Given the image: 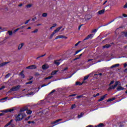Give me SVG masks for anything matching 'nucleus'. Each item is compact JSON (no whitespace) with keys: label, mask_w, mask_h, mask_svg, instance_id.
I'll return each instance as SVG.
<instances>
[{"label":"nucleus","mask_w":127,"mask_h":127,"mask_svg":"<svg viewBox=\"0 0 127 127\" xmlns=\"http://www.w3.org/2000/svg\"><path fill=\"white\" fill-rule=\"evenodd\" d=\"M118 85H119V86H118L117 88V87L118 86ZM116 88H117V90L118 91H123V90H125V88L122 86V84H121V81H117L115 82V85H112V86H110L108 88V90H115Z\"/></svg>","instance_id":"1"},{"label":"nucleus","mask_w":127,"mask_h":127,"mask_svg":"<svg viewBox=\"0 0 127 127\" xmlns=\"http://www.w3.org/2000/svg\"><path fill=\"white\" fill-rule=\"evenodd\" d=\"M20 89V85L13 86L8 91V93H11L12 91H18Z\"/></svg>","instance_id":"2"},{"label":"nucleus","mask_w":127,"mask_h":127,"mask_svg":"<svg viewBox=\"0 0 127 127\" xmlns=\"http://www.w3.org/2000/svg\"><path fill=\"white\" fill-rule=\"evenodd\" d=\"M24 117H26L25 114L23 115V114H19L16 117V122L22 121V120L23 119V118H24Z\"/></svg>","instance_id":"3"},{"label":"nucleus","mask_w":127,"mask_h":127,"mask_svg":"<svg viewBox=\"0 0 127 127\" xmlns=\"http://www.w3.org/2000/svg\"><path fill=\"white\" fill-rule=\"evenodd\" d=\"M14 111V109L13 108L12 109H7L5 110H2L0 111V113H4L5 114H6V113H11V112H13Z\"/></svg>","instance_id":"4"},{"label":"nucleus","mask_w":127,"mask_h":127,"mask_svg":"<svg viewBox=\"0 0 127 127\" xmlns=\"http://www.w3.org/2000/svg\"><path fill=\"white\" fill-rule=\"evenodd\" d=\"M62 61H63V60L61 59L58 60H55L54 61V64H55L57 66H59V65H60V63H61Z\"/></svg>","instance_id":"5"},{"label":"nucleus","mask_w":127,"mask_h":127,"mask_svg":"<svg viewBox=\"0 0 127 127\" xmlns=\"http://www.w3.org/2000/svg\"><path fill=\"white\" fill-rule=\"evenodd\" d=\"M36 68H37V66L35 64H32L26 67V69H30L31 70H34Z\"/></svg>","instance_id":"6"},{"label":"nucleus","mask_w":127,"mask_h":127,"mask_svg":"<svg viewBox=\"0 0 127 127\" xmlns=\"http://www.w3.org/2000/svg\"><path fill=\"white\" fill-rule=\"evenodd\" d=\"M94 36V34H90L88 35L86 37H85V39H84L83 41H85L86 40H88V39H92Z\"/></svg>","instance_id":"7"},{"label":"nucleus","mask_w":127,"mask_h":127,"mask_svg":"<svg viewBox=\"0 0 127 127\" xmlns=\"http://www.w3.org/2000/svg\"><path fill=\"white\" fill-rule=\"evenodd\" d=\"M60 38H63V39H67V38H68V37H66V36H63V35H59V36H57L56 38H55V40H57V39H59Z\"/></svg>","instance_id":"8"},{"label":"nucleus","mask_w":127,"mask_h":127,"mask_svg":"<svg viewBox=\"0 0 127 127\" xmlns=\"http://www.w3.org/2000/svg\"><path fill=\"white\" fill-rule=\"evenodd\" d=\"M116 20V18L114 19L113 20L111 21L110 22H109L107 24H106L105 25H103L102 26H100L98 27V28H101V27H102V26H107V25H109V24H111L112 22H114Z\"/></svg>","instance_id":"9"},{"label":"nucleus","mask_w":127,"mask_h":127,"mask_svg":"<svg viewBox=\"0 0 127 127\" xmlns=\"http://www.w3.org/2000/svg\"><path fill=\"white\" fill-rule=\"evenodd\" d=\"M27 110H28V108L26 106V107L20 109L19 112H20V113H22L23 112H25V111H27Z\"/></svg>","instance_id":"10"},{"label":"nucleus","mask_w":127,"mask_h":127,"mask_svg":"<svg viewBox=\"0 0 127 127\" xmlns=\"http://www.w3.org/2000/svg\"><path fill=\"white\" fill-rule=\"evenodd\" d=\"M107 96H108V94H106L103 96L102 97H101V98L98 100V102H102V101H104V100H105V98H106Z\"/></svg>","instance_id":"11"},{"label":"nucleus","mask_w":127,"mask_h":127,"mask_svg":"<svg viewBox=\"0 0 127 127\" xmlns=\"http://www.w3.org/2000/svg\"><path fill=\"white\" fill-rule=\"evenodd\" d=\"M85 20H89V19H91L92 18V15L90 14H88L85 15Z\"/></svg>","instance_id":"12"},{"label":"nucleus","mask_w":127,"mask_h":127,"mask_svg":"<svg viewBox=\"0 0 127 127\" xmlns=\"http://www.w3.org/2000/svg\"><path fill=\"white\" fill-rule=\"evenodd\" d=\"M8 63H9V62L1 63L0 64V67H3V66H5V65H6V64H8Z\"/></svg>","instance_id":"13"},{"label":"nucleus","mask_w":127,"mask_h":127,"mask_svg":"<svg viewBox=\"0 0 127 127\" xmlns=\"http://www.w3.org/2000/svg\"><path fill=\"white\" fill-rule=\"evenodd\" d=\"M23 45H24V43H21V44H19L18 46V50H20L23 47Z\"/></svg>","instance_id":"14"},{"label":"nucleus","mask_w":127,"mask_h":127,"mask_svg":"<svg viewBox=\"0 0 127 127\" xmlns=\"http://www.w3.org/2000/svg\"><path fill=\"white\" fill-rule=\"evenodd\" d=\"M63 27V26H61L58 28H57L56 30H54V33H57V32H58V31H59Z\"/></svg>","instance_id":"15"},{"label":"nucleus","mask_w":127,"mask_h":127,"mask_svg":"<svg viewBox=\"0 0 127 127\" xmlns=\"http://www.w3.org/2000/svg\"><path fill=\"white\" fill-rule=\"evenodd\" d=\"M98 14H104L105 13V9L100 10L97 12Z\"/></svg>","instance_id":"16"},{"label":"nucleus","mask_w":127,"mask_h":127,"mask_svg":"<svg viewBox=\"0 0 127 127\" xmlns=\"http://www.w3.org/2000/svg\"><path fill=\"white\" fill-rule=\"evenodd\" d=\"M62 121V119H58L53 122L51 123V125H55V124H57L59 122H61Z\"/></svg>","instance_id":"17"},{"label":"nucleus","mask_w":127,"mask_h":127,"mask_svg":"<svg viewBox=\"0 0 127 127\" xmlns=\"http://www.w3.org/2000/svg\"><path fill=\"white\" fill-rule=\"evenodd\" d=\"M119 66H120V64H117L111 66V68L113 69V68H117V67H119Z\"/></svg>","instance_id":"18"},{"label":"nucleus","mask_w":127,"mask_h":127,"mask_svg":"<svg viewBox=\"0 0 127 127\" xmlns=\"http://www.w3.org/2000/svg\"><path fill=\"white\" fill-rule=\"evenodd\" d=\"M24 72V70H22L19 74V75H21V78H24L25 77V75H24V74H23Z\"/></svg>","instance_id":"19"},{"label":"nucleus","mask_w":127,"mask_h":127,"mask_svg":"<svg viewBox=\"0 0 127 127\" xmlns=\"http://www.w3.org/2000/svg\"><path fill=\"white\" fill-rule=\"evenodd\" d=\"M83 83H84V82H83L82 83H81V82H79V81H77L75 83V85L76 86H82V85H83Z\"/></svg>","instance_id":"20"},{"label":"nucleus","mask_w":127,"mask_h":127,"mask_svg":"<svg viewBox=\"0 0 127 127\" xmlns=\"http://www.w3.org/2000/svg\"><path fill=\"white\" fill-rule=\"evenodd\" d=\"M111 46H112L110 44H106L103 47V48H110V47H111Z\"/></svg>","instance_id":"21"},{"label":"nucleus","mask_w":127,"mask_h":127,"mask_svg":"<svg viewBox=\"0 0 127 127\" xmlns=\"http://www.w3.org/2000/svg\"><path fill=\"white\" fill-rule=\"evenodd\" d=\"M84 116V113L82 112L80 113V115H78L77 116L78 119H80V118H82Z\"/></svg>","instance_id":"22"},{"label":"nucleus","mask_w":127,"mask_h":127,"mask_svg":"<svg viewBox=\"0 0 127 127\" xmlns=\"http://www.w3.org/2000/svg\"><path fill=\"white\" fill-rule=\"evenodd\" d=\"M42 68L43 70H46V69H48V67L46 66V65L45 64L43 65Z\"/></svg>","instance_id":"23"},{"label":"nucleus","mask_w":127,"mask_h":127,"mask_svg":"<svg viewBox=\"0 0 127 127\" xmlns=\"http://www.w3.org/2000/svg\"><path fill=\"white\" fill-rule=\"evenodd\" d=\"M26 111V113L28 114V115H31V114L32 113V111H31V110H29L28 109H27Z\"/></svg>","instance_id":"24"},{"label":"nucleus","mask_w":127,"mask_h":127,"mask_svg":"<svg viewBox=\"0 0 127 127\" xmlns=\"http://www.w3.org/2000/svg\"><path fill=\"white\" fill-rule=\"evenodd\" d=\"M51 82H52V81L49 82L47 84L42 85V86H41V88H43V87H45L46 86H48V85H49L50 84H51Z\"/></svg>","instance_id":"25"},{"label":"nucleus","mask_w":127,"mask_h":127,"mask_svg":"<svg viewBox=\"0 0 127 127\" xmlns=\"http://www.w3.org/2000/svg\"><path fill=\"white\" fill-rule=\"evenodd\" d=\"M114 100H116V98L113 97L112 98H110L107 100V102H113Z\"/></svg>","instance_id":"26"},{"label":"nucleus","mask_w":127,"mask_h":127,"mask_svg":"<svg viewBox=\"0 0 127 127\" xmlns=\"http://www.w3.org/2000/svg\"><path fill=\"white\" fill-rule=\"evenodd\" d=\"M97 126L98 127H105V125L104 124V123H100L98 125H97Z\"/></svg>","instance_id":"27"},{"label":"nucleus","mask_w":127,"mask_h":127,"mask_svg":"<svg viewBox=\"0 0 127 127\" xmlns=\"http://www.w3.org/2000/svg\"><path fill=\"white\" fill-rule=\"evenodd\" d=\"M89 77H90V75H87V76H85L83 78V81H86V80L89 79Z\"/></svg>","instance_id":"28"},{"label":"nucleus","mask_w":127,"mask_h":127,"mask_svg":"<svg viewBox=\"0 0 127 127\" xmlns=\"http://www.w3.org/2000/svg\"><path fill=\"white\" fill-rule=\"evenodd\" d=\"M81 51H82V49L76 51L75 52V53L74 54H73V56H75V55H76V54H78V53H79V52H81Z\"/></svg>","instance_id":"29"},{"label":"nucleus","mask_w":127,"mask_h":127,"mask_svg":"<svg viewBox=\"0 0 127 127\" xmlns=\"http://www.w3.org/2000/svg\"><path fill=\"white\" fill-rule=\"evenodd\" d=\"M58 72V71H57V70H55L54 71H52L51 75H55V74H56V73H57Z\"/></svg>","instance_id":"30"},{"label":"nucleus","mask_w":127,"mask_h":127,"mask_svg":"<svg viewBox=\"0 0 127 127\" xmlns=\"http://www.w3.org/2000/svg\"><path fill=\"white\" fill-rule=\"evenodd\" d=\"M114 83H115V81L114 80L111 81V82L108 84V86H110V87H112V86H111V85H113Z\"/></svg>","instance_id":"31"},{"label":"nucleus","mask_w":127,"mask_h":127,"mask_svg":"<svg viewBox=\"0 0 127 127\" xmlns=\"http://www.w3.org/2000/svg\"><path fill=\"white\" fill-rule=\"evenodd\" d=\"M27 123L29 125H30V124H35V122H34V121H28Z\"/></svg>","instance_id":"32"},{"label":"nucleus","mask_w":127,"mask_h":127,"mask_svg":"<svg viewBox=\"0 0 127 127\" xmlns=\"http://www.w3.org/2000/svg\"><path fill=\"white\" fill-rule=\"evenodd\" d=\"M33 82V81L31 80V81H30L29 82H26L25 85H29L30 84H32Z\"/></svg>","instance_id":"33"},{"label":"nucleus","mask_w":127,"mask_h":127,"mask_svg":"<svg viewBox=\"0 0 127 127\" xmlns=\"http://www.w3.org/2000/svg\"><path fill=\"white\" fill-rule=\"evenodd\" d=\"M52 77H53V76H48L47 77H46L45 78V80H50V79H51V78H52Z\"/></svg>","instance_id":"34"},{"label":"nucleus","mask_w":127,"mask_h":127,"mask_svg":"<svg viewBox=\"0 0 127 127\" xmlns=\"http://www.w3.org/2000/svg\"><path fill=\"white\" fill-rule=\"evenodd\" d=\"M45 55H46V54H45L44 55L39 56L38 57L36 58V59H39V58H41V57H44Z\"/></svg>","instance_id":"35"},{"label":"nucleus","mask_w":127,"mask_h":127,"mask_svg":"<svg viewBox=\"0 0 127 127\" xmlns=\"http://www.w3.org/2000/svg\"><path fill=\"white\" fill-rule=\"evenodd\" d=\"M54 32H53V33L50 36V39H51L53 38V36H54Z\"/></svg>","instance_id":"36"},{"label":"nucleus","mask_w":127,"mask_h":127,"mask_svg":"<svg viewBox=\"0 0 127 127\" xmlns=\"http://www.w3.org/2000/svg\"><path fill=\"white\" fill-rule=\"evenodd\" d=\"M98 31V29H94L92 31V33H96Z\"/></svg>","instance_id":"37"},{"label":"nucleus","mask_w":127,"mask_h":127,"mask_svg":"<svg viewBox=\"0 0 127 127\" xmlns=\"http://www.w3.org/2000/svg\"><path fill=\"white\" fill-rule=\"evenodd\" d=\"M43 17H46L47 16V13H43L42 14Z\"/></svg>","instance_id":"38"},{"label":"nucleus","mask_w":127,"mask_h":127,"mask_svg":"<svg viewBox=\"0 0 127 127\" xmlns=\"http://www.w3.org/2000/svg\"><path fill=\"white\" fill-rule=\"evenodd\" d=\"M8 33L10 36H11V35H12V31H8Z\"/></svg>","instance_id":"39"},{"label":"nucleus","mask_w":127,"mask_h":127,"mask_svg":"<svg viewBox=\"0 0 127 127\" xmlns=\"http://www.w3.org/2000/svg\"><path fill=\"white\" fill-rule=\"evenodd\" d=\"M36 32H38V29H36L33 31L32 32V33H36Z\"/></svg>","instance_id":"40"},{"label":"nucleus","mask_w":127,"mask_h":127,"mask_svg":"<svg viewBox=\"0 0 127 127\" xmlns=\"http://www.w3.org/2000/svg\"><path fill=\"white\" fill-rule=\"evenodd\" d=\"M80 98H83V95H78L76 97V99H80Z\"/></svg>","instance_id":"41"},{"label":"nucleus","mask_w":127,"mask_h":127,"mask_svg":"<svg viewBox=\"0 0 127 127\" xmlns=\"http://www.w3.org/2000/svg\"><path fill=\"white\" fill-rule=\"evenodd\" d=\"M26 7L27 8H29V7H31V4H28L27 5H26Z\"/></svg>","instance_id":"42"},{"label":"nucleus","mask_w":127,"mask_h":127,"mask_svg":"<svg viewBox=\"0 0 127 127\" xmlns=\"http://www.w3.org/2000/svg\"><path fill=\"white\" fill-rule=\"evenodd\" d=\"M81 41H78L76 44H75L74 46H78L80 43H81Z\"/></svg>","instance_id":"43"},{"label":"nucleus","mask_w":127,"mask_h":127,"mask_svg":"<svg viewBox=\"0 0 127 127\" xmlns=\"http://www.w3.org/2000/svg\"><path fill=\"white\" fill-rule=\"evenodd\" d=\"M10 76V73H9L5 75V77L6 78H8Z\"/></svg>","instance_id":"44"},{"label":"nucleus","mask_w":127,"mask_h":127,"mask_svg":"<svg viewBox=\"0 0 127 127\" xmlns=\"http://www.w3.org/2000/svg\"><path fill=\"white\" fill-rule=\"evenodd\" d=\"M75 108H76V105L75 104H73V105H71V109H74Z\"/></svg>","instance_id":"45"},{"label":"nucleus","mask_w":127,"mask_h":127,"mask_svg":"<svg viewBox=\"0 0 127 127\" xmlns=\"http://www.w3.org/2000/svg\"><path fill=\"white\" fill-rule=\"evenodd\" d=\"M100 75V76H102V75H103V73H98V74H95L94 75L95 76H98V75Z\"/></svg>","instance_id":"46"},{"label":"nucleus","mask_w":127,"mask_h":127,"mask_svg":"<svg viewBox=\"0 0 127 127\" xmlns=\"http://www.w3.org/2000/svg\"><path fill=\"white\" fill-rule=\"evenodd\" d=\"M10 123H9V122H8L7 124H6L4 126V127H8V126H10Z\"/></svg>","instance_id":"47"},{"label":"nucleus","mask_w":127,"mask_h":127,"mask_svg":"<svg viewBox=\"0 0 127 127\" xmlns=\"http://www.w3.org/2000/svg\"><path fill=\"white\" fill-rule=\"evenodd\" d=\"M56 92V90L55 89L53 90L49 94V95H51V94H53V93H55Z\"/></svg>","instance_id":"48"},{"label":"nucleus","mask_w":127,"mask_h":127,"mask_svg":"<svg viewBox=\"0 0 127 127\" xmlns=\"http://www.w3.org/2000/svg\"><path fill=\"white\" fill-rule=\"evenodd\" d=\"M29 119H30V116H28V117H26L25 119V121H28V120H29Z\"/></svg>","instance_id":"49"},{"label":"nucleus","mask_w":127,"mask_h":127,"mask_svg":"<svg viewBox=\"0 0 127 127\" xmlns=\"http://www.w3.org/2000/svg\"><path fill=\"white\" fill-rule=\"evenodd\" d=\"M4 88H5V86H4V85L2 86L0 88V91H1V90L4 89Z\"/></svg>","instance_id":"50"},{"label":"nucleus","mask_w":127,"mask_h":127,"mask_svg":"<svg viewBox=\"0 0 127 127\" xmlns=\"http://www.w3.org/2000/svg\"><path fill=\"white\" fill-rule=\"evenodd\" d=\"M29 21H30V19H29V20H26V21L25 22L24 24H27V23H28V22H29Z\"/></svg>","instance_id":"51"},{"label":"nucleus","mask_w":127,"mask_h":127,"mask_svg":"<svg viewBox=\"0 0 127 127\" xmlns=\"http://www.w3.org/2000/svg\"><path fill=\"white\" fill-rule=\"evenodd\" d=\"M33 79V77L32 76H30L29 78L28 79V81H31V80H32Z\"/></svg>","instance_id":"52"},{"label":"nucleus","mask_w":127,"mask_h":127,"mask_svg":"<svg viewBox=\"0 0 127 127\" xmlns=\"http://www.w3.org/2000/svg\"><path fill=\"white\" fill-rule=\"evenodd\" d=\"M20 28H18L14 30V32H16V31H18L19 30Z\"/></svg>","instance_id":"53"},{"label":"nucleus","mask_w":127,"mask_h":127,"mask_svg":"<svg viewBox=\"0 0 127 127\" xmlns=\"http://www.w3.org/2000/svg\"><path fill=\"white\" fill-rule=\"evenodd\" d=\"M80 57H77V58H75L74 60L73 61H76V60H78V59H80Z\"/></svg>","instance_id":"54"},{"label":"nucleus","mask_w":127,"mask_h":127,"mask_svg":"<svg viewBox=\"0 0 127 127\" xmlns=\"http://www.w3.org/2000/svg\"><path fill=\"white\" fill-rule=\"evenodd\" d=\"M124 8H127V2L124 6Z\"/></svg>","instance_id":"55"},{"label":"nucleus","mask_w":127,"mask_h":127,"mask_svg":"<svg viewBox=\"0 0 127 127\" xmlns=\"http://www.w3.org/2000/svg\"><path fill=\"white\" fill-rule=\"evenodd\" d=\"M66 70H68V67H66L63 69V71H66Z\"/></svg>","instance_id":"56"},{"label":"nucleus","mask_w":127,"mask_h":127,"mask_svg":"<svg viewBox=\"0 0 127 127\" xmlns=\"http://www.w3.org/2000/svg\"><path fill=\"white\" fill-rule=\"evenodd\" d=\"M56 26H57V24L55 23L53 25V26H52V27H56Z\"/></svg>","instance_id":"57"},{"label":"nucleus","mask_w":127,"mask_h":127,"mask_svg":"<svg viewBox=\"0 0 127 127\" xmlns=\"http://www.w3.org/2000/svg\"><path fill=\"white\" fill-rule=\"evenodd\" d=\"M28 95H34V92H31Z\"/></svg>","instance_id":"58"},{"label":"nucleus","mask_w":127,"mask_h":127,"mask_svg":"<svg viewBox=\"0 0 127 127\" xmlns=\"http://www.w3.org/2000/svg\"><path fill=\"white\" fill-rule=\"evenodd\" d=\"M76 94H71L69 96V97H75V96H76Z\"/></svg>","instance_id":"59"},{"label":"nucleus","mask_w":127,"mask_h":127,"mask_svg":"<svg viewBox=\"0 0 127 127\" xmlns=\"http://www.w3.org/2000/svg\"><path fill=\"white\" fill-rule=\"evenodd\" d=\"M1 100V101H2L3 100H7V97L2 98Z\"/></svg>","instance_id":"60"},{"label":"nucleus","mask_w":127,"mask_h":127,"mask_svg":"<svg viewBox=\"0 0 127 127\" xmlns=\"http://www.w3.org/2000/svg\"><path fill=\"white\" fill-rule=\"evenodd\" d=\"M127 63L124 64V68H127Z\"/></svg>","instance_id":"61"},{"label":"nucleus","mask_w":127,"mask_h":127,"mask_svg":"<svg viewBox=\"0 0 127 127\" xmlns=\"http://www.w3.org/2000/svg\"><path fill=\"white\" fill-rule=\"evenodd\" d=\"M123 16H124V17H127V15L126 14H123Z\"/></svg>","instance_id":"62"},{"label":"nucleus","mask_w":127,"mask_h":127,"mask_svg":"<svg viewBox=\"0 0 127 127\" xmlns=\"http://www.w3.org/2000/svg\"><path fill=\"white\" fill-rule=\"evenodd\" d=\"M39 73H38V72H36V73H35V76H39Z\"/></svg>","instance_id":"63"},{"label":"nucleus","mask_w":127,"mask_h":127,"mask_svg":"<svg viewBox=\"0 0 127 127\" xmlns=\"http://www.w3.org/2000/svg\"><path fill=\"white\" fill-rule=\"evenodd\" d=\"M86 127H94V126L93 125H89V126H87Z\"/></svg>","instance_id":"64"}]
</instances>
